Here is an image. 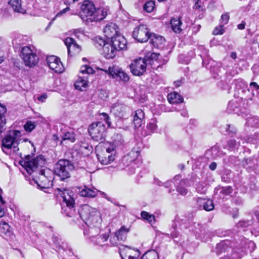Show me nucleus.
I'll list each match as a JSON object with an SVG mask.
<instances>
[{
	"mask_svg": "<svg viewBox=\"0 0 259 259\" xmlns=\"http://www.w3.org/2000/svg\"><path fill=\"white\" fill-rule=\"evenodd\" d=\"M170 24L172 30L176 33H180L182 30L181 28L182 22L180 18H171Z\"/></svg>",
	"mask_w": 259,
	"mask_h": 259,
	"instance_id": "obj_30",
	"label": "nucleus"
},
{
	"mask_svg": "<svg viewBox=\"0 0 259 259\" xmlns=\"http://www.w3.org/2000/svg\"><path fill=\"white\" fill-rule=\"evenodd\" d=\"M104 33L105 37L110 40L120 34L118 26L114 23L107 24L104 29Z\"/></svg>",
	"mask_w": 259,
	"mask_h": 259,
	"instance_id": "obj_17",
	"label": "nucleus"
},
{
	"mask_svg": "<svg viewBox=\"0 0 259 259\" xmlns=\"http://www.w3.org/2000/svg\"><path fill=\"white\" fill-rule=\"evenodd\" d=\"M98 192L99 191L95 188H91L84 186L79 191V194L83 197L93 198L98 195Z\"/></svg>",
	"mask_w": 259,
	"mask_h": 259,
	"instance_id": "obj_24",
	"label": "nucleus"
},
{
	"mask_svg": "<svg viewBox=\"0 0 259 259\" xmlns=\"http://www.w3.org/2000/svg\"><path fill=\"white\" fill-rule=\"evenodd\" d=\"M70 32L73 33L74 35L78 38L84 34V30L81 28L72 29Z\"/></svg>",
	"mask_w": 259,
	"mask_h": 259,
	"instance_id": "obj_45",
	"label": "nucleus"
},
{
	"mask_svg": "<svg viewBox=\"0 0 259 259\" xmlns=\"http://www.w3.org/2000/svg\"><path fill=\"white\" fill-rule=\"evenodd\" d=\"M70 10V8L69 7H67L66 8L63 9L62 10L60 11L59 12H58L55 17L53 18V19L52 20L51 22H50L49 25H50L52 22L54 21L57 17L61 16L63 14L66 13L67 12L69 11Z\"/></svg>",
	"mask_w": 259,
	"mask_h": 259,
	"instance_id": "obj_48",
	"label": "nucleus"
},
{
	"mask_svg": "<svg viewBox=\"0 0 259 259\" xmlns=\"http://www.w3.org/2000/svg\"><path fill=\"white\" fill-rule=\"evenodd\" d=\"M45 163L43 156L41 155L33 159L30 155H27L19 161V164L29 174H34V177L39 175L38 180L40 184H38V186L44 188L52 186L54 175V172L49 168H41Z\"/></svg>",
	"mask_w": 259,
	"mask_h": 259,
	"instance_id": "obj_1",
	"label": "nucleus"
},
{
	"mask_svg": "<svg viewBox=\"0 0 259 259\" xmlns=\"http://www.w3.org/2000/svg\"><path fill=\"white\" fill-rule=\"evenodd\" d=\"M8 5L15 12L21 14L26 13V10L22 6L21 0H9Z\"/></svg>",
	"mask_w": 259,
	"mask_h": 259,
	"instance_id": "obj_22",
	"label": "nucleus"
},
{
	"mask_svg": "<svg viewBox=\"0 0 259 259\" xmlns=\"http://www.w3.org/2000/svg\"><path fill=\"white\" fill-rule=\"evenodd\" d=\"M118 51L111 43H106L103 47V54L107 59H112L117 54Z\"/></svg>",
	"mask_w": 259,
	"mask_h": 259,
	"instance_id": "obj_18",
	"label": "nucleus"
},
{
	"mask_svg": "<svg viewBox=\"0 0 259 259\" xmlns=\"http://www.w3.org/2000/svg\"><path fill=\"white\" fill-rule=\"evenodd\" d=\"M133 36L138 41L144 42L149 39L150 34L146 25H140L135 28L133 32Z\"/></svg>",
	"mask_w": 259,
	"mask_h": 259,
	"instance_id": "obj_12",
	"label": "nucleus"
},
{
	"mask_svg": "<svg viewBox=\"0 0 259 259\" xmlns=\"http://www.w3.org/2000/svg\"><path fill=\"white\" fill-rule=\"evenodd\" d=\"M246 124L248 126L257 127L259 124V119L257 117H250L247 118Z\"/></svg>",
	"mask_w": 259,
	"mask_h": 259,
	"instance_id": "obj_38",
	"label": "nucleus"
},
{
	"mask_svg": "<svg viewBox=\"0 0 259 259\" xmlns=\"http://www.w3.org/2000/svg\"><path fill=\"white\" fill-rule=\"evenodd\" d=\"M237 141L235 139H231L227 142V148L231 151H235L238 149L240 145L239 139Z\"/></svg>",
	"mask_w": 259,
	"mask_h": 259,
	"instance_id": "obj_33",
	"label": "nucleus"
},
{
	"mask_svg": "<svg viewBox=\"0 0 259 259\" xmlns=\"http://www.w3.org/2000/svg\"><path fill=\"white\" fill-rule=\"evenodd\" d=\"M62 139L63 141L69 140L71 142H74L75 141V138L73 135L70 133H66L62 137Z\"/></svg>",
	"mask_w": 259,
	"mask_h": 259,
	"instance_id": "obj_47",
	"label": "nucleus"
},
{
	"mask_svg": "<svg viewBox=\"0 0 259 259\" xmlns=\"http://www.w3.org/2000/svg\"><path fill=\"white\" fill-rule=\"evenodd\" d=\"M233 188L231 186L220 187L218 186L215 189V195H218L220 197L224 198V197L231 194L233 192Z\"/></svg>",
	"mask_w": 259,
	"mask_h": 259,
	"instance_id": "obj_25",
	"label": "nucleus"
},
{
	"mask_svg": "<svg viewBox=\"0 0 259 259\" xmlns=\"http://www.w3.org/2000/svg\"><path fill=\"white\" fill-rule=\"evenodd\" d=\"M100 115L103 116V119L105 121V122L107 124L108 126L110 127L111 123L110 121V117L108 116V115L105 113H102L100 114Z\"/></svg>",
	"mask_w": 259,
	"mask_h": 259,
	"instance_id": "obj_53",
	"label": "nucleus"
},
{
	"mask_svg": "<svg viewBox=\"0 0 259 259\" xmlns=\"http://www.w3.org/2000/svg\"><path fill=\"white\" fill-rule=\"evenodd\" d=\"M96 42L98 43L100 46L104 47L105 45H106L107 42H105V40L102 39L101 37H97L96 38Z\"/></svg>",
	"mask_w": 259,
	"mask_h": 259,
	"instance_id": "obj_56",
	"label": "nucleus"
},
{
	"mask_svg": "<svg viewBox=\"0 0 259 259\" xmlns=\"http://www.w3.org/2000/svg\"><path fill=\"white\" fill-rule=\"evenodd\" d=\"M68 50V54L70 56H73L78 54L81 51L80 46L76 44L75 40L70 37H67L64 40Z\"/></svg>",
	"mask_w": 259,
	"mask_h": 259,
	"instance_id": "obj_15",
	"label": "nucleus"
},
{
	"mask_svg": "<svg viewBox=\"0 0 259 259\" xmlns=\"http://www.w3.org/2000/svg\"><path fill=\"white\" fill-rule=\"evenodd\" d=\"M78 215L87 226L101 224V214L95 208L88 204L81 206L78 209Z\"/></svg>",
	"mask_w": 259,
	"mask_h": 259,
	"instance_id": "obj_2",
	"label": "nucleus"
},
{
	"mask_svg": "<svg viewBox=\"0 0 259 259\" xmlns=\"http://www.w3.org/2000/svg\"><path fill=\"white\" fill-rule=\"evenodd\" d=\"M80 72L82 74H86L87 75H89L91 74H93L94 71L92 67L88 66V65H83L81 66Z\"/></svg>",
	"mask_w": 259,
	"mask_h": 259,
	"instance_id": "obj_42",
	"label": "nucleus"
},
{
	"mask_svg": "<svg viewBox=\"0 0 259 259\" xmlns=\"http://www.w3.org/2000/svg\"><path fill=\"white\" fill-rule=\"evenodd\" d=\"M253 223L252 220L241 221L237 225L238 228L244 229L249 226H250Z\"/></svg>",
	"mask_w": 259,
	"mask_h": 259,
	"instance_id": "obj_43",
	"label": "nucleus"
},
{
	"mask_svg": "<svg viewBox=\"0 0 259 259\" xmlns=\"http://www.w3.org/2000/svg\"><path fill=\"white\" fill-rule=\"evenodd\" d=\"M100 226L101 224H99L97 226L95 225H93L92 226H88L89 228L84 231V235L88 236L90 239H91L92 241L93 238H95L97 236L99 235L100 232Z\"/></svg>",
	"mask_w": 259,
	"mask_h": 259,
	"instance_id": "obj_20",
	"label": "nucleus"
},
{
	"mask_svg": "<svg viewBox=\"0 0 259 259\" xmlns=\"http://www.w3.org/2000/svg\"><path fill=\"white\" fill-rule=\"evenodd\" d=\"M167 100L171 104H177L182 103L184 99L181 95L176 92H174L168 94Z\"/></svg>",
	"mask_w": 259,
	"mask_h": 259,
	"instance_id": "obj_27",
	"label": "nucleus"
},
{
	"mask_svg": "<svg viewBox=\"0 0 259 259\" xmlns=\"http://www.w3.org/2000/svg\"><path fill=\"white\" fill-rule=\"evenodd\" d=\"M209 167L212 170H215L217 167V163L214 162H211L209 165Z\"/></svg>",
	"mask_w": 259,
	"mask_h": 259,
	"instance_id": "obj_62",
	"label": "nucleus"
},
{
	"mask_svg": "<svg viewBox=\"0 0 259 259\" xmlns=\"http://www.w3.org/2000/svg\"><path fill=\"white\" fill-rule=\"evenodd\" d=\"M35 127V124L34 122L31 121H27L24 125V129L27 132L32 131Z\"/></svg>",
	"mask_w": 259,
	"mask_h": 259,
	"instance_id": "obj_44",
	"label": "nucleus"
},
{
	"mask_svg": "<svg viewBox=\"0 0 259 259\" xmlns=\"http://www.w3.org/2000/svg\"><path fill=\"white\" fill-rule=\"evenodd\" d=\"M224 32L223 25L220 24L219 26L216 27L213 31L214 35L223 34Z\"/></svg>",
	"mask_w": 259,
	"mask_h": 259,
	"instance_id": "obj_49",
	"label": "nucleus"
},
{
	"mask_svg": "<svg viewBox=\"0 0 259 259\" xmlns=\"http://www.w3.org/2000/svg\"><path fill=\"white\" fill-rule=\"evenodd\" d=\"M149 39L150 42L155 48L161 49L163 47L165 39L160 35H157L155 34H151Z\"/></svg>",
	"mask_w": 259,
	"mask_h": 259,
	"instance_id": "obj_21",
	"label": "nucleus"
},
{
	"mask_svg": "<svg viewBox=\"0 0 259 259\" xmlns=\"http://www.w3.org/2000/svg\"><path fill=\"white\" fill-rule=\"evenodd\" d=\"M246 23L245 21H242V22L237 25V28L239 29L243 30L245 28Z\"/></svg>",
	"mask_w": 259,
	"mask_h": 259,
	"instance_id": "obj_60",
	"label": "nucleus"
},
{
	"mask_svg": "<svg viewBox=\"0 0 259 259\" xmlns=\"http://www.w3.org/2000/svg\"><path fill=\"white\" fill-rule=\"evenodd\" d=\"M197 203L200 208H202L206 211H210L213 209L214 205L211 200L199 198Z\"/></svg>",
	"mask_w": 259,
	"mask_h": 259,
	"instance_id": "obj_23",
	"label": "nucleus"
},
{
	"mask_svg": "<svg viewBox=\"0 0 259 259\" xmlns=\"http://www.w3.org/2000/svg\"><path fill=\"white\" fill-rule=\"evenodd\" d=\"M130 227L125 226H122L117 231L115 232L121 241H124L127 237V234L130 231Z\"/></svg>",
	"mask_w": 259,
	"mask_h": 259,
	"instance_id": "obj_31",
	"label": "nucleus"
},
{
	"mask_svg": "<svg viewBox=\"0 0 259 259\" xmlns=\"http://www.w3.org/2000/svg\"><path fill=\"white\" fill-rule=\"evenodd\" d=\"M226 131L228 134H235L236 133V128L231 125H227Z\"/></svg>",
	"mask_w": 259,
	"mask_h": 259,
	"instance_id": "obj_55",
	"label": "nucleus"
},
{
	"mask_svg": "<svg viewBox=\"0 0 259 259\" xmlns=\"http://www.w3.org/2000/svg\"><path fill=\"white\" fill-rule=\"evenodd\" d=\"M146 58H139L135 60L130 65L132 74L136 76L142 75L147 68Z\"/></svg>",
	"mask_w": 259,
	"mask_h": 259,
	"instance_id": "obj_11",
	"label": "nucleus"
},
{
	"mask_svg": "<svg viewBox=\"0 0 259 259\" xmlns=\"http://www.w3.org/2000/svg\"><path fill=\"white\" fill-rule=\"evenodd\" d=\"M228 241H224L217 244L216 246V250L218 253H221L225 251L228 247Z\"/></svg>",
	"mask_w": 259,
	"mask_h": 259,
	"instance_id": "obj_41",
	"label": "nucleus"
},
{
	"mask_svg": "<svg viewBox=\"0 0 259 259\" xmlns=\"http://www.w3.org/2000/svg\"><path fill=\"white\" fill-rule=\"evenodd\" d=\"M80 17L87 22L98 21L103 20L105 16L103 11L96 10L94 3L90 1H84L81 6Z\"/></svg>",
	"mask_w": 259,
	"mask_h": 259,
	"instance_id": "obj_3",
	"label": "nucleus"
},
{
	"mask_svg": "<svg viewBox=\"0 0 259 259\" xmlns=\"http://www.w3.org/2000/svg\"><path fill=\"white\" fill-rule=\"evenodd\" d=\"M159 56V54L158 53H152L151 54L150 56H148L147 55L146 56V58H149V59H151L152 60H156L158 59V56Z\"/></svg>",
	"mask_w": 259,
	"mask_h": 259,
	"instance_id": "obj_57",
	"label": "nucleus"
},
{
	"mask_svg": "<svg viewBox=\"0 0 259 259\" xmlns=\"http://www.w3.org/2000/svg\"><path fill=\"white\" fill-rule=\"evenodd\" d=\"M111 43L114 45L118 51L125 50L127 49V41L125 37L119 34L110 39Z\"/></svg>",
	"mask_w": 259,
	"mask_h": 259,
	"instance_id": "obj_16",
	"label": "nucleus"
},
{
	"mask_svg": "<svg viewBox=\"0 0 259 259\" xmlns=\"http://www.w3.org/2000/svg\"><path fill=\"white\" fill-rule=\"evenodd\" d=\"M183 83L182 80H178L174 82V84L176 87H179Z\"/></svg>",
	"mask_w": 259,
	"mask_h": 259,
	"instance_id": "obj_64",
	"label": "nucleus"
},
{
	"mask_svg": "<svg viewBox=\"0 0 259 259\" xmlns=\"http://www.w3.org/2000/svg\"><path fill=\"white\" fill-rule=\"evenodd\" d=\"M253 100L252 98L248 99L245 98L242 106L239 105V107H238V103L237 101H231L228 104L227 110L230 113L234 112L236 114H239L242 109H246L249 107L251 103H249V100L251 101Z\"/></svg>",
	"mask_w": 259,
	"mask_h": 259,
	"instance_id": "obj_13",
	"label": "nucleus"
},
{
	"mask_svg": "<svg viewBox=\"0 0 259 259\" xmlns=\"http://www.w3.org/2000/svg\"><path fill=\"white\" fill-rule=\"evenodd\" d=\"M194 3V8L197 10H202V6L199 4V0H193Z\"/></svg>",
	"mask_w": 259,
	"mask_h": 259,
	"instance_id": "obj_58",
	"label": "nucleus"
},
{
	"mask_svg": "<svg viewBox=\"0 0 259 259\" xmlns=\"http://www.w3.org/2000/svg\"><path fill=\"white\" fill-rule=\"evenodd\" d=\"M236 89L238 90L239 94L250 92V90L247 88L245 83L242 80L238 81L236 84Z\"/></svg>",
	"mask_w": 259,
	"mask_h": 259,
	"instance_id": "obj_36",
	"label": "nucleus"
},
{
	"mask_svg": "<svg viewBox=\"0 0 259 259\" xmlns=\"http://www.w3.org/2000/svg\"><path fill=\"white\" fill-rule=\"evenodd\" d=\"M21 135L20 131H10L2 140V148L3 152L9 154L12 148L14 151L18 150V140Z\"/></svg>",
	"mask_w": 259,
	"mask_h": 259,
	"instance_id": "obj_4",
	"label": "nucleus"
},
{
	"mask_svg": "<svg viewBox=\"0 0 259 259\" xmlns=\"http://www.w3.org/2000/svg\"><path fill=\"white\" fill-rule=\"evenodd\" d=\"M47 98V94H43L39 97H38L37 99L41 102H44Z\"/></svg>",
	"mask_w": 259,
	"mask_h": 259,
	"instance_id": "obj_59",
	"label": "nucleus"
},
{
	"mask_svg": "<svg viewBox=\"0 0 259 259\" xmlns=\"http://www.w3.org/2000/svg\"><path fill=\"white\" fill-rule=\"evenodd\" d=\"M20 56L26 66L33 67L38 63V57L30 46L22 48Z\"/></svg>",
	"mask_w": 259,
	"mask_h": 259,
	"instance_id": "obj_9",
	"label": "nucleus"
},
{
	"mask_svg": "<svg viewBox=\"0 0 259 259\" xmlns=\"http://www.w3.org/2000/svg\"><path fill=\"white\" fill-rule=\"evenodd\" d=\"M229 18L230 17L228 13L222 14L220 20V24L223 25V26L227 24L229 21Z\"/></svg>",
	"mask_w": 259,
	"mask_h": 259,
	"instance_id": "obj_46",
	"label": "nucleus"
},
{
	"mask_svg": "<svg viewBox=\"0 0 259 259\" xmlns=\"http://www.w3.org/2000/svg\"><path fill=\"white\" fill-rule=\"evenodd\" d=\"M154 7L155 2L154 1H148L144 3L143 5V10L148 13H150L153 11Z\"/></svg>",
	"mask_w": 259,
	"mask_h": 259,
	"instance_id": "obj_39",
	"label": "nucleus"
},
{
	"mask_svg": "<svg viewBox=\"0 0 259 259\" xmlns=\"http://www.w3.org/2000/svg\"><path fill=\"white\" fill-rule=\"evenodd\" d=\"M207 154L210 155L211 158L215 159L222 156V152L217 146H214L208 151Z\"/></svg>",
	"mask_w": 259,
	"mask_h": 259,
	"instance_id": "obj_35",
	"label": "nucleus"
},
{
	"mask_svg": "<svg viewBox=\"0 0 259 259\" xmlns=\"http://www.w3.org/2000/svg\"><path fill=\"white\" fill-rule=\"evenodd\" d=\"M3 226L4 229L6 230V232H4V233H6L7 232H9L10 227L7 223L5 222L3 223Z\"/></svg>",
	"mask_w": 259,
	"mask_h": 259,
	"instance_id": "obj_61",
	"label": "nucleus"
},
{
	"mask_svg": "<svg viewBox=\"0 0 259 259\" xmlns=\"http://www.w3.org/2000/svg\"><path fill=\"white\" fill-rule=\"evenodd\" d=\"M145 119V114L142 109L137 110L133 115V124L136 128L141 126Z\"/></svg>",
	"mask_w": 259,
	"mask_h": 259,
	"instance_id": "obj_19",
	"label": "nucleus"
},
{
	"mask_svg": "<svg viewBox=\"0 0 259 259\" xmlns=\"http://www.w3.org/2000/svg\"><path fill=\"white\" fill-rule=\"evenodd\" d=\"M88 132L94 141L103 142L106 136L105 124L101 121L94 122L89 127Z\"/></svg>",
	"mask_w": 259,
	"mask_h": 259,
	"instance_id": "obj_7",
	"label": "nucleus"
},
{
	"mask_svg": "<svg viewBox=\"0 0 259 259\" xmlns=\"http://www.w3.org/2000/svg\"><path fill=\"white\" fill-rule=\"evenodd\" d=\"M46 62L50 69L56 73H62L64 67L59 58L55 56H50L47 58Z\"/></svg>",
	"mask_w": 259,
	"mask_h": 259,
	"instance_id": "obj_14",
	"label": "nucleus"
},
{
	"mask_svg": "<svg viewBox=\"0 0 259 259\" xmlns=\"http://www.w3.org/2000/svg\"><path fill=\"white\" fill-rule=\"evenodd\" d=\"M74 168L71 162L66 159H60L55 165L54 172L61 180L70 177V172Z\"/></svg>",
	"mask_w": 259,
	"mask_h": 259,
	"instance_id": "obj_8",
	"label": "nucleus"
},
{
	"mask_svg": "<svg viewBox=\"0 0 259 259\" xmlns=\"http://www.w3.org/2000/svg\"><path fill=\"white\" fill-rule=\"evenodd\" d=\"M178 236H179V233L177 231H174L170 234V236L172 238H177L178 237Z\"/></svg>",
	"mask_w": 259,
	"mask_h": 259,
	"instance_id": "obj_63",
	"label": "nucleus"
},
{
	"mask_svg": "<svg viewBox=\"0 0 259 259\" xmlns=\"http://www.w3.org/2000/svg\"><path fill=\"white\" fill-rule=\"evenodd\" d=\"M229 213L234 219H235L238 216V209L237 208H232L231 211H229Z\"/></svg>",
	"mask_w": 259,
	"mask_h": 259,
	"instance_id": "obj_54",
	"label": "nucleus"
},
{
	"mask_svg": "<svg viewBox=\"0 0 259 259\" xmlns=\"http://www.w3.org/2000/svg\"><path fill=\"white\" fill-rule=\"evenodd\" d=\"M189 185V181L187 180H183L181 181L180 185L178 186L177 190V191L182 195H185L187 193V190L185 188V186Z\"/></svg>",
	"mask_w": 259,
	"mask_h": 259,
	"instance_id": "obj_34",
	"label": "nucleus"
},
{
	"mask_svg": "<svg viewBox=\"0 0 259 259\" xmlns=\"http://www.w3.org/2000/svg\"><path fill=\"white\" fill-rule=\"evenodd\" d=\"M109 242L111 246H117L120 244L121 240L119 239L116 233H114V234L110 237Z\"/></svg>",
	"mask_w": 259,
	"mask_h": 259,
	"instance_id": "obj_40",
	"label": "nucleus"
},
{
	"mask_svg": "<svg viewBox=\"0 0 259 259\" xmlns=\"http://www.w3.org/2000/svg\"><path fill=\"white\" fill-rule=\"evenodd\" d=\"M141 216L144 220L147 221L151 224L155 222V220L154 215L150 214L147 211H142L141 212Z\"/></svg>",
	"mask_w": 259,
	"mask_h": 259,
	"instance_id": "obj_37",
	"label": "nucleus"
},
{
	"mask_svg": "<svg viewBox=\"0 0 259 259\" xmlns=\"http://www.w3.org/2000/svg\"><path fill=\"white\" fill-rule=\"evenodd\" d=\"M108 237L109 236L108 234H99L95 238H93L91 241L95 245L104 246L106 244L105 242H107Z\"/></svg>",
	"mask_w": 259,
	"mask_h": 259,
	"instance_id": "obj_28",
	"label": "nucleus"
},
{
	"mask_svg": "<svg viewBox=\"0 0 259 259\" xmlns=\"http://www.w3.org/2000/svg\"><path fill=\"white\" fill-rule=\"evenodd\" d=\"M245 244L247 246L248 249L250 252L254 250L256 247L255 243L252 241L247 240L245 241Z\"/></svg>",
	"mask_w": 259,
	"mask_h": 259,
	"instance_id": "obj_50",
	"label": "nucleus"
},
{
	"mask_svg": "<svg viewBox=\"0 0 259 259\" xmlns=\"http://www.w3.org/2000/svg\"><path fill=\"white\" fill-rule=\"evenodd\" d=\"M157 126L156 124V121L155 119H152L147 124L146 131V135H151L155 131L157 130Z\"/></svg>",
	"mask_w": 259,
	"mask_h": 259,
	"instance_id": "obj_32",
	"label": "nucleus"
},
{
	"mask_svg": "<svg viewBox=\"0 0 259 259\" xmlns=\"http://www.w3.org/2000/svg\"><path fill=\"white\" fill-rule=\"evenodd\" d=\"M108 74L109 76L113 78L118 79L123 82H127L130 79L128 74L121 68L118 66L113 65L108 67V69H101Z\"/></svg>",
	"mask_w": 259,
	"mask_h": 259,
	"instance_id": "obj_10",
	"label": "nucleus"
},
{
	"mask_svg": "<svg viewBox=\"0 0 259 259\" xmlns=\"http://www.w3.org/2000/svg\"><path fill=\"white\" fill-rule=\"evenodd\" d=\"M88 76H79L74 83L76 89L79 91H83L88 85Z\"/></svg>",
	"mask_w": 259,
	"mask_h": 259,
	"instance_id": "obj_26",
	"label": "nucleus"
},
{
	"mask_svg": "<svg viewBox=\"0 0 259 259\" xmlns=\"http://www.w3.org/2000/svg\"><path fill=\"white\" fill-rule=\"evenodd\" d=\"M57 190L60 192V195L63 198V202L66 204V207H63L62 209L66 215L73 217L75 214L74 203L75 200L73 197V192L66 188H58Z\"/></svg>",
	"mask_w": 259,
	"mask_h": 259,
	"instance_id": "obj_6",
	"label": "nucleus"
},
{
	"mask_svg": "<svg viewBox=\"0 0 259 259\" xmlns=\"http://www.w3.org/2000/svg\"><path fill=\"white\" fill-rule=\"evenodd\" d=\"M97 155L98 160L102 164H108L114 159L112 154L107 155L106 153H103L101 154H98Z\"/></svg>",
	"mask_w": 259,
	"mask_h": 259,
	"instance_id": "obj_29",
	"label": "nucleus"
},
{
	"mask_svg": "<svg viewBox=\"0 0 259 259\" xmlns=\"http://www.w3.org/2000/svg\"><path fill=\"white\" fill-rule=\"evenodd\" d=\"M259 139H258L257 136H255V138L254 137H248L247 139H245V141L246 143H253V144H257V141Z\"/></svg>",
	"mask_w": 259,
	"mask_h": 259,
	"instance_id": "obj_52",
	"label": "nucleus"
},
{
	"mask_svg": "<svg viewBox=\"0 0 259 259\" xmlns=\"http://www.w3.org/2000/svg\"><path fill=\"white\" fill-rule=\"evenodd\" d=\"M119 252L122 259V254L128 255V259H138L140 252L138 250L132 249L127 246L122 245L119 248ZM140 259H159L157 252L155 250H151L146 252Z\"/></svg>",
	"mask_w": 259,
	"mask_h": 259,
	"instance_id": "obj_5",
	"label": "nucleus"
},
{
	"mask_svg": "<svg viewBox=\"0 0 259 259\" xmlns=\"http://www.w3.org/2000/svg\"><path fill=\"white\" fill-rule=\"evenodd\" d=\"M205 184L204 183H199L196 185V190L198 192L202 193L205 191Z\"/></svg>",
	"mask_w": 259,
	"mask_h": 259,
	"instance_id": "obj_51",
	"label": "nucleus"
}]
</instances>
